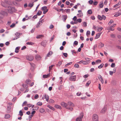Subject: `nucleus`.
<instances>
[{
  "label": "nucleus",
  "instance_id": "24",
  "mask_svg": "<svg viewBox=\"0 0 121 121\" xmlns=\"http://www.w3.org/2000/svg\"><path fill=\"white\" fill-rule=\"evenodd\" d=\"M121 4V2L120 1H119L118 4H116L114 6V8H116L117 7H118L119 5Z\"/></svg>",
  "mask_w": 121,
  "mask_h": 121
},
{
  "label": "nucleus",
  "instance_id": "9",
  "mask_svg": "<svg viewBox=\"0 0 121 121\" xmlns=\"http://www.w3.org/2000/svg\"><path fill=\"white\" fill-rule=\"evenodd\" d=\"M98 18L100 20H101L102 19L105 20L106 18V17L104 15L101 16L99 15H98Z\"/></svg>",
  "mask_w": 121,
  "mask_h": 121
},
{
  "label": "nucleus",
  "instance_id": "40",
  "mask_svg": "<svg viewBox=\"0 0 121 121\" xmlns=\"http://www.w3.org/2000/svg\"><path fill=\"white\" fill-rule=\"evenodd\" d=\"M37 104L38 106H41L42 105V103L41 102H39L37 103Z\"/></svg>",
  "mask_w": 121,
  "mask_h": 121
},
{
  "label": "nucleus",
  "instance_id": "26",
  "mask_svg": "<svg viewBox=\"0 0 121 121\" xmlns=\"http://www.w3.org/2000/svg\"><path fill=\"white\" fill-rule=\"evenodd\" d=\"M91 81L90 80L89 81L86 83L85 85L86 86H88L91 83Z\"/></svg>",
  "mask_w": 121,
  "mask_h": 121
},
{
  "label": "nucleus",
  "instance_id": "22",
  "mask_svg": "<svg viewBox=\"0 0 121 121\" xmlns=\"http://www.w3.org/2000/svg\"><path fill=\"white\" fill-rule=\"evenodd\" d=\"M33 3V2L30 3L28 5V6L30 8L32 7L34 5Z\"/></svg>",
  "mask_w": 121,
  "mask_h": 121
},
{
  "label": "nucleus",
  "instance_id": "59",
  "mask_svg": "<svg viewBox=\"0 0 121 121\" xmlns=\"http://www.w3.org/2000/svg\"><path fill=\"white\" fill-rule=\"evenodd\" d=\"M48 9H46L45 10H44L43 11V14H45L48 11Z\"/></svg>",
  "mask_w": 121,
  "mask_h": 121
},
{
  "label": "nucleus",
  "instance_id": "63",
  "mask_svg": "<svg viewBox=\"0 0 121 121\" xmlns=\"http://www.w3.org/2000/svg\"><path fill=\"white\" fill-rule=\"evenodd\" d=\"M54 27V26L52 25H51L49 26V28L50 29H52Z\"/></svg>",
  "mask_w": 121,
  "mask_h": 121
},
{
  "label": "nucleus",
  "instance_id": "32",
  "mask_svg": "<svg viewBox=\"0 0 121 121\" xmlns=\"http://www.w3.org/2000/svg\"><path fill=\"white\" fill-rule=\"evenodd\" d=\"M104 44L101 42H100L99 43V47H100V48H102L104 46Z\"/></svg>",
  "mask_w": 121,
  "mask_h": 121
},
{
  "label": "nucleus",
  "instance_id": "34",
  "mask_svg": "<svg viewBox=\"0 0 121 121\" xmlns=\"http://www.w3.org/2000/svg\"><path fill=\"white\" fill-rule=\"evenodd\" d=\"M116 69H115L114 72L110 71H109V74L111 75H112L113 73H115L116 72Z\"/></svg>",
  "mask_w": 121,
  "mask_h": 121
},
{
  "label": "nucleus",
  "instance_id": "37",
  "mask_svg": "<svg viewBox=\"0 0 121 121\" xmlns=\"http://www.w3.org/2000/svg\"><path fill=\"white\" fill-rule=\"evenodd\" d=\"M87 13L88 14H91L92 13V12L91 10H89L88 11Z\"/></svg>",
  "mask_w": 121,
  "mask_h": 121
},
{
  "label": "nucleus",
  "instance_id": "50",
  "mask_svg": "<svg viewBox=\"0 0 121 121\" xmlns=\"http://www.w3.org/2000/svg\"><path fill=\"white\" fill-rule=\"evenodd\" d=\"M26 44H27L32 45L33 44H34L32 42H28Z\"/></svg>",
  "mask_w": 121,
  "mask_h": 121
},
{
  "label": "nucleus",
  "instance_id": "30",
  "mask_svg": "<svg viewBox=\"0 0 121 121\" xmlns=\"http://www.w3.org/2000/svg\"><path fill=\"white\" fill-rule=\"evenodd\" d=\"M100 35V33H98L96 35V36L95 37V39H97L99 38Z\"/></svg>",
  "mask_w": 121,
  "mask_h": 121
},
{
  "label": "nucleus",
  "instance_id": "52",
  "mask_svg": "<svg viewBox=\"0 0 121 121\" xmlns=\"http://www.w3.org/2000/svg\"><path fill=\"white\" fill-rule=\"evenodd\" d=\"M74 67L75 68H78L79 67V65L78 64H76L75 65Z\"/></svg>",
  "mask_w": 121,
  "mask_h": 121
},
{
  "label": "nucleus",
  "instance_id": "46",
  "mask_svg": "<svg viewBox=\"0 0 121 121\" xmlns=\"http://www.w3.org/2000/svg\"><path fill=\"white\" fill-rule=\"evenodd\" d=\"M90 34V31H87L86 33V35L87 36L89 35Z\"/></svg>",
  "mask_w": 121,
  "mask_h": 121
},
{
  "label": "nucleus",
  "instance_id": "3",
  "mask_svg": "<svg viewBox=\"0 0 121 121\" xmlns=\"http://www.w3.org/2000/svg\"><path fill=\"white\" fill-rule=\"evenodd\" d=\"M8 8L7 12L8 13L12 14L16 11V10L15 8L10 6V5L8 6Z\"/></svg>",
  "mask_w": 121,
  "mask_h": 121
},
{
  "label": "nucleus",
  "instance_id": "62",
  "mask_svg": "<svg viewBox=\"0 0 121 121\" xmlns=\"http://www.w3.org/2000/svg\"><path fill=\"white\" fill-rule=\"evenodd\" d=\"M77 19V17L76 16H74V17L73 18V20L74 21H75Z\"/></svg>",
  "mask_w": 121,
  "mask_h": 121
},
{
  "label": "nucleus",
  "instance_id": "13",
  "mask_svg": "<svg viewBox=\"0 0 121 121\" xmlns=\"http://www.w3.org/2000/svg\"><path fill=\"white\" fill-rule=\"evenodd\" d=\"M76 76L75 75L70 77H69V79L70 81H75L76 80Z\"/></svg>",
  "mask_w": 121,
  "mask_h": 121
},
{
  "label": "nucleus",
  "instance_id": "35",
  "mask_svg": "<svg viewBox=\"0 0 121 121\" xmlns=\"http://www.w3.org/2000/svg\"><path fill=\"white\" fill-rule=\"evenodd\" d=\"M54 101L52 99H50L49 100V102L51 103H54Z\"/></svg>",
  "mask_w": 121,
  "mask_h": 121
},
{
  "label": "nucleus",
  "instance_id": "16",
  "mask_svg": "<svg viewBox=\"0 0 121 121\" xmlns=\"http://www.w3.org/2000/svg\"><path fill=\"white\" fill-rule=\"evenodd\" d=\"M22 34V33H21L18 32L16 33L15 34V35L17 37L15 39L14 38L13 39V40H14L15 39H17V38L19 37V36L20 35H21Z\"/></svg>",
  "mask_w": 121,
  "mask_h": 121
},
{
  "label": "nucleus",
  "instance_id": "28",
  "mask_svg": "<svg viewBox=\"0 0 121 121\" xmlns=\"http://www.w3.org/2000/svg\"><path fill=\"white\" fill-rule=\"evenodd\" d=\"M47 106L49 108H50L52 110H53V111H54L55 110V109L53 107H52L51 106H50L49 105H48Z\"/></svg>",
  "mask_w": 121,
  "mask_h": 121
},
{
  "label": "nucleus",
  "instance_id": "42",
  "mask_svg": "<svg viewBox=\"0 0 121 121\" xmlns=\"http://www.w3.org/2000/svg\"><path fill=\"white\" fill-rule=\"evenodd\" d=\"M42 12L40 11H39L37 13V15H40L42 13Z\"/></svg>",
  "mask_w": 121,
  "mask_h": 121
},
{
  "label": "nucleus",
  "instance_id": "56",
  "mask_svg": "<svg viewBox=\"0 0 121 121\" xmlns=\"http://www.w3.org/2000/svg\"><path fill=\"white\" fill-rule=\"evenodd\" d=\"M78 42L77 41H75L74 43V44L75 45H78Z\"/></svg>",
  "mask_w": 121,
  "mask_h": 121
},
{
  "label": "nucleus",
  "instance_id": "27",
  "mask_svg": "<svg viewBox=\"0 0 121 121\" xmlns=\"http://www.w3.org/2000/svg\"><path fill=\"white\" fill-rule=\"evenodd\" d=\"M19 48H20L19 47H16L15 49V52L17 53H18L19 52Z\"/></svg>",
  "mask_w": 121,
  "mask_h": 121
},
{
  "label": "nucleus",
  "instance_id": "31",
  "mask_svg": "<svg viewBox=\"0 0 121 121\" xmlns=\"http://www.w3.org/2000/svg\"><path fill=\"white\" fill-rule=\"evenodd\" d=\"M62 64V61H60L58 62V63L56 65V66L57 67L60 66Z\"/></svg>",
  "mask_w": 121,
  "mask_h": 121
},
{
  "label": "nucleus",
  "instance_id": "53",
  "mask_svg": "<svg viewBox=\"0 0 121 121\" xmlns=\"http://www.w3.org/2000/svg\"><path fill=\"white\" fill-rule=\"evenodd\" d=\"M72 62H70L69 63H68L66 65H65V66L67 67L68 65H71V64H72Z\"/></svg>",
  "mask_w": 121,
  "mask_h": 121
},
{
  "label": "nucleus",
  "instance_id": "61",
  "mask_svg": "<svg viewBox=\"0 0 121 121\" xmlns=\"http://www.w3.org/2000/svg\"><path fill=\"white\" fill-rule=\"evenodd\" d=\"M5 31V30L4 29H1L0 30V33H3Z\"/></svg>",
  "mask_w": 121,
  "mask_h": 121
},
{
  "label": "nucleus",
  "instance_id": "17",
  "mask_svg": "<svg viewBox=\"0 0 121 121\" xmlns=\"http://www.w3.org/2000/svg\"><path fill=\"white\" fill-rule=\"evenodd\" d=\"M54 107L58 109H61V107L59 105L56 104L55 105Z\"/></svg>",
  "mask_w": 121,
  "mask_h": 121
},
{
  "label": "nucleus",
  "instance_id": "12",
  "mask_svg": "<svg viewBox=\"0 0 121 121\" xmlns=\"http://www.w3.org/2000/svg\"><path fill=\"white\" fill-rule=\"evenodd\" d=\"M107 109V107L105 106L104 108H103L101 111V113H104L106 112Z\"/></svg>",
  "mask_w": 121,
  "mask_h": 121
},
{
  "label": "nucleus",
  "instance_id": "58",
  "mask_svg": "<svg viewBox=\"0 0 121 121\" xmlns=\"http://www.w3.org/2000/svg\"><path fill=\"white\" fill-rule=\"evenodd\" d=\"M71 51L73 54L74 53L76 54V52L74 50H72Z\"/></svg>",
  "mask_w": 121,
  "mask_h": 121
},
{
  "label": "nucleus",
  "instance_id": "23",
  "mask_svg": "<svg viewBox=\"0 0 121 121\" xmlns=\"http://www.w3.org/2000/svg\"><path fill=\"white\" fill-rule=\"evenodd\" d=\"M50 76V75L49 74H48L47 75H43V78H47L49 77Z\"/></svg>",
  "mask_w": 121,
  "mask_h": 121
},
{
  "label": "nucleus",
  "instance_id": "49",
  "mask_svg": "<svg viewBox=\"0 0 121 121\" xmlns=\"http://www.w3.org/2000/svg\"><path fill=\"white\" fill-rule=\"evenodd\" d=\"M39 96L37 94L35 96V99H37L39 98Z\"/></svg>",
  "mask_w": 121,
  "mask_h": 121
},
{
  "label": "nucleus",
  "instance_id": "33",
  "mask_svg": "<svg viewBox=\"0 0 121 121\" xmlns=\"http://www.w3.org/2000/svg\"><path fill=\"white\" fill-rule=\"evenodd\" d=\"M101 60H96L95 61V63L96 64H98L100 63L101 62Z\"/></svg>",
  "mask_w": 121,
  "mask_h": 121
},
{
  "label": "nucleus",
  "instance_id": "10",
  "mask_svg": "<svg viewBox=\"0 0 121 121\" xmlns=\"http://www.w3.org/2000/svg\"><path fill=\"white\" fill-rule=\"evenodd\" d=\"M78 12L79 13L77 15L78 17H80L83 16V14L81 10H78Z\"/></svg>",
  "mask_w": 121,
  "mask_h": 121
},
{
  "label": "nucleus",
  "instance_id": "29",
  "mask_svg": "<svg viewBox=\"0 0 121 121\" xmlns=\"http://www.w3.org/2000/svg\"><path fill=\"white\" fill-rule=\"evenodd\" d=\"M99 6L100 8H102L103 7V2H101L100 3Z\"/></svg>",
  "mask_w": 121,
  "mask_h": 121
},
{
  "label": "nucleus",
  "instance_id": "14",
  "mask_svg": "<svg viewBox=\"0 0 121 121\" xmlns=\"http://www.w3.org/2000/svg\"><path fill=\"white\" fill-rule=\"evenodd\" d=\"M98 77L100 80L101 82L103 84L104 83V81L101 76L100 75H99Z\"/></svg>",
  "mask_w": 121,
  "mask_h": 121
},
{
  "label": "nucleus",
  "instance_id": "57",
  "mask_svg": "<svg viewBox=\"0 0 121 121\" xmlns=\"http://www.w3.org/2000/svg\"><path fill=\"white\" fill-rule=\"evenodd\" d=\"M81 93L80 92H78L77 93V95L78 96H80L81 94Z\"/></svg>",
  "mask_w": 121,
  "mask_h": 121
},
{
  "label": "nucleus",
  "instance_id": "43",
  "mask_svg": "<svg viewBox=\"0 0 121 121\" xmlns=\"http://www.w3.org/2000/svg\"><path fill=\"white\" fill-rule=\"evenodd\" d=\"M83 26L85 27H86L87 26L86 23V22H84L83 23Z\"/></svg>",
  "mask_w": 121,
  "mask_h": 121
},
{
  "label": "nucleus",
  "instance_id": "60",
  "mask_svg": "<svg viewBox=\"0 0 121 121\" xmlns=\"http://www.w3.org/2000/svg\"><path fill=\"white\" fill-rule=\"evenodd\" d=\"M111 36L112 38H114L115 37V35H114L112 34H111Z\"/></svg>",
  "mask_w": 121,
  "mask_h": 121
},
{
  "label": "nucleus",
  "instance_id": "44",
  "mask_svg": "<svg viewBox=\"0 0 121 121\" xmlns=\"http://www.w3.org/2000/svg\"><path fill=\"white\" fill-rule=\"evenodd\" d=\"M47 7L46 6H44L42 8V10H46Z\"/></svg>",
  "mask_w": 121,
  "mask_h": 121
},
{
  "label": "nucleus",
  "instance_id": "54",
  "mask_svg": "<svg viewBox=\"0 0 121 121\" xmlns=\"http://www.w3.org/2000/svg\"><path fill=\"white\" fill-rule=\"evenodd\" d=\"M27 104V102L26 101H25L22 104V106H23Z\"/></svg>",
  "mask_w": 121,
  "mask_h": 121
},
{
  "label": "nucleus",
  "instance_id": "48",
  "mask_svg": "<svg viewBox=\"0 0 121 121\" xmlns=\"http://www.w3.org/2000/svg\"><path fill=\"white\" fill-rule=\"evenodd\" d=\"M77 21L79 22L80 23L82 22V20L80 18H79V19H78L77 20Z\"/></svg>",
  "mask_w": 121,
  "mask_h": 121
},
{
  "label": "nucleus",
  "instance_id": "20",
  "mask_svg": "<svg viewBox=\"0 0 121 121\" xmlns=\"http://www.w3.org/2000/svg\"><path fill=\"white\" fill-rule=\"evenodd\" d=\"M39 111L41 113H43L45 112V110L43 108H41L39 109Z\"/></svg>",
  "mask_w": 121,
  "mask_h": 121
},
{
  "label": "nucleus",
  "instance_id": "7",
  "mask_svg": "<svg viewBox=\"0 0 121 121\" xmlns=\"http://www.w3.org/2000/svg\"><path fill=\"white\" fill-rule=\"evenodd\" d=\"M49 96L46 94L43 95L42 97V99H46V101L48 102L49 101Z\"/></svg>",
  "mask_w": 121,
  "mask_h": 121
},
{
  "label": "nucleus",
  "instance_id": "4",
  "mask_svg": "<svg viewBox=\"0 0 121 121\" xmlns=\"http://www.w3.org/2000/svg\"><path fill=\"white\" fill-rule=\"evenodd\" d=\"M8 15V13L4 11H1L0 12V19H2L4 16H7Z\"/></svg>",
  "mask_w": 121,
  "mask_h": 121
},
{
  "label": "nucleus",
  "instance_id": "6",
  "mask_svg": "<svg viewBox=\"0 0 121 121\" xmlns=\"http://www.w3.org/2000/svg\"><path fill=\"white\" fill-rule=\"evenodd\" d=\"M83 113L82 112L80 114V116L78 117L76 119V121H82V119L83 118Z\"/></svg>",
  "mask_w": 121,
  "mask_h": 121
},
{
  "label": "nucleus",
  "instance_id": "25",
  "mask_svg": "<svg viewBox=\"0 0 121 121\" xmlns=\"http://www.w3.org/2000/svg\"><path fill=\"white\" fill-rule=\"evenodd\" d=\"M10 116L9 114H6L5 115V119H8L10 117Z\"/></svg>",
  "mask_w": 121,
  "mask_h": 121
},
{
  "label": "nucleus",
  "instance_id": "41",
  "mask_svg": "<svg viewBox=\"0 0 121 121\" xmlns=\"http://www.w3.org/2000/svg\"><path fill=\"white\" fill-rule=\"evenodd\" d=\"M54 65H52L51 66H50L49 67V71L50 72V71L52 70L53 67L54 66Z\"/></svg>",
  "mask_w": 121,
  "mask_h": 121
},
{
  "label": "nucleus",
  "instance_id": "18",
  "mask_svg": "<svg viewBox=\"0 0 121 121\" xmlns=\"http://www.w3.org/2000/svg\"><path fill=\"white\" fill-rule=\"evenodd\" d=\"M53 53L52 51H50L49 53L47 54V57H49L51 56Z\"/></svg>",
  "mask_w": 121,
  "mask_h": 121
},
{
  "label": "nucleus",
  "instance_id": "64",
  "mask_svg": "<svg viewBox=\"0 0 121 121\" xmlns=\"http://www.w3.org/2000/svg\"><path fill=\"white\" fill-rule=\"evenodd\" d=\"M118 13L120 15H121V10H119L118 11Z\"/></svg>",
  "mask_w": 121,
  "mask_h": 121
},
{
  "label": "nucleus",
  "instance_id": "51",
  "mask_svg": "<svg viewBox=\"0 0 121 121\" xmlns=\"http://www.w3.org/2000/svg\"><path fill=\"white\" fill-rule=\"evenodd\" d=\"M89 76V75L88 74H86L84 76H83L84 78H86Z\"/></svg>",
  "mask_w": 121,
  "mask_h": 121
},
{
  "label": "nucleus",
  "instance_id": "39",
  "mask_svg": "<svg viewBox=\"0 0 121 121\" xmlns=\"http://www.w3.org/2000/svg\"><path fill=\"white\" fill-rule=\"evenodd\" d=\"M31 81L30 79H27L26 80V82L27 84H29L30 83Z\"/></svg>",
  "mask_w": 121,
  "mask_h": 121
},
{
  "label": "nucleus",
  "instance_id": "21",
  "mask_svg": "<svg viewBox=\"0 0 121 121\" xmlns=\"http://www.w3.org/2000/svg\"><path fill=\"white\" fill-rule=\"evenodd\" d=\"M43 37V36L42 35H37L36 38L37 39L41 38H42Z\"/></svg>",
  "mask_w": 121,
  "mask_h": 121
},
{
  "label": "nucleus",
  "instance_id": "2",
  "mask_svg": "<svg viewBox=\"0 0 121 121\" xmlns=\"http://www.w3.org/2000/svg\"><path fill=\"white\" fill-rule=\"evenodd\" d=\"M2 5L5 7H8V6L11 4V2L8 0H5L4 1H2L1 2Z\"/></svg>",
  "mask_w": 121,
  "mask_h": 121
},
{
  "label": "nucleus",
  "instance_id": "19",
  "mask_svg": "<svg viewBox=\"0 0 121 121\" xmlns=\"http://www.w3.org/2000/svg\"><path fill=\"white\" fill-rule=\"evenodd\" d=\"M97 30H96L97 31H100L101 30L103 29V28L102 27H97Z\"/></svg>",
  "mask_w": 121,
  "mask_h": 121
},
{
  "label": "nucleus",
  "instance_id": "8",
  "mask_svg": "<svg viewBox=\"0 0 121 121\" xmlns=\"http://www.w3.org/2000/svg\"><path fill=\"white\" fill-rule=\"evenodd\" d=\"M26 59L30 61H32L34 59V57L32 56H28L26 57Z\"/></svg>",
  "mask_w": 121,
  "mask_h": 121
},
{
  "label": "nucleus",
  "instance_id": "47",
  "mask_svg": "<svg viewBox=\"0 0 121 121\" xmlns=\"http://www.w3.org/2000/svg\"><path fill=\"white\" fill-rule=\"evenodd\" d=\"M111 66V67H112V68L114 67L115 66V63H112Z\"/></svg>",
  "mask_w": 121,
  "mask_h": 121
},
{
  "label": "nucleus",
  "instance_id": "5",
  "mask_svg": "<svg viewBox=\"0 0 121 121\" xmlns=\"http://www.w3.org/2000/svg\"><path fill=\"white\" fill-rule=\"evenodd\" d=\"M93 121H98L99 120L98 116L96 114L93 115L92 117Z\"/></svg>",
  "mask_w": 121,
  "mask_h": 121
},
{
  "label": "nucleus",
  "instance_id": "55",
  "mask_svg": "<svg viewBox=\"0 0 121 121\" xmlns=\"http://www.w3.org/2000/svg\"><path fill=\"white\" fill-rule=\"evenodd\" d=\"M19 114L21 116H22L23 115L22 112L21 110H20L19 111Z\"/></svg>",
  "mask_w": 121,
  "mask_h": 121
},
{
  "label": "nucleus",
  "instance_id": "15",
  "mask_svg": "<svg viewBox=\"0 0 121 121\" xmlns=\"http://www.w3.org/2000/svg\"><path fill=\"white\" fill-rule=\"evenodd\" d=\"M41 57L39 55L37 54L35 56V58L37 60H40L41 59Z\"/></svg>",
  "mask_w": 121,
  "mask_h": 121
},
{
  "label": "nucleus",
  "instance_id": "11",
  "mask_svg": "<svg viewBox=\"0 0 121 121\" xmlns=\"http://www.w3.org/2000/svg\"><path fill=\"white\" fill-rule=\"evenodd\" d=\"M85 59L87 60L86 61H83V64L84 65H87L89 63V61L90 60L88 58H86Z\"/></svg>",
  "mask_w": 121,
  "mask_h": 121
},
{
  "label": "nucleus",
  "instance_id": "38",
  "mask_svg": "<svg viewBox=\"0 0 121 121\" xmlns=\"http://www.w3.org/2000/svg\"><path fill=\"white\" fill-rule=\"evenodd\" d=\"M104 65V64L103 63L101 64L98 67V68L99 69H100L102 68Z\"/></svg>",
  "mask_w": 121,
  "mask_h": 121
},
{
  "label": "nucleus",
  "instance_id": "36",
  "mask_svg": "<svg viewBox=\"0 0 121 121\" xmlns=\"http://www.w3.org/2000/svg\"><path fill=\"white\" fill-rule=\"evenodd\" d=\"M114 21L112 20H111L108 23L109 25H111L112 23H113Z\"/></svg>",
  "mask_w": 121,
  "mask_h": 121
},
{
  "label": "nucleus",
  "instance_id": "1",
  "mask_svg": "<svg viewBox=\"0 0 121 121\" xmlns=\"http://www.w3.org/2000/svg\"><path fill=\"white\" fill-rule=\"evenodd\" d=\"M67 104V103L64 102H62L60 104L61 105L67 109H69L70 111H72L73 110V108L71 107H69L68 106H71L72 107H74V105L73 103L71 102H69Z\"/></svg>",
  "mask_w": 121,
  "mask_h": 121
},
{
  "label": "nucleus",
  "instance_id": "45",
  "mask_svg": "<svg viewBox=\"0 0 121 121\" xmlns=\"http://www.w3.org/2000/svg\"><path fill=\"white\" fill-rule=\"evenodd\" d=\"M88 2L90 4H92L93 2V0H90L88 1Z\"/></svg>",
  "mask_w": 121,
  "mask_h": 121
}]
</instances>
